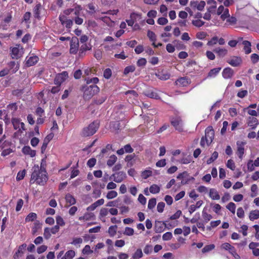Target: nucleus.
<instances>
[{
  "instance_id": "60",
  "label": "nucleus",
  "mask_w": 259,
  "mask_h": 259,
  "mask_svg": "<svg viewBox=\"0 0 259 259\" xmlns=\"http://www.w3.org/2000/svg\"><path fill=\"white\" fill-rule=\"evenodd\" d=\"M31 14L29 12H26L23 15V20L26 23H29V21L31 17Z\"/></svg>"
},
{
  "instance_id": "33",
  "label": "nucleus",
  "mask_w": 259,
  "mask_h": 259,
  "mask_svg": "<svg viewBox=\"0 0 259 259\" xmlns=\"http://www.w3.org/2000/svg\"><path fill=\"white\" fill-rule=\"evenodd\" d=\"M143 256V252L141 249H138L133 254V259H139Z\"/></svg>"
},
{
  "instance_id": "14",
  "label": "nucleus",
  "mask_w": 259,
  "mask_h": 259,
  "mask_svg": "<svg viewBox=\"0 0 259 259\" xmlns=\"http://www.w3.org/2000/svg\"><path fill=\"white\" fill-rule=\"evenodd\" d=\"M234 72L233 70L230 68H225L222 72L223 77L225 79L230 78L234 75Z\"/></svg>"
},
{
  "instance_id": "29",
  "label": "nucleus",
  "mask_w": 259,
  "mask_h": 259,
  "mask_svg": "<svg viewBox=\"0 0 259 259\" xmlns=\"http://www.w3.org/2000/svg\"><path fill=\"white\" fill-rule=\"evenodd\" d=\"M37 218V214L34 212L29 213L25 219L26 222H32Z\"/></svg>"
},
{
  "instance_id": "26",
  "label": "nucleus",
  "mask_w": 259,
  "mask_h": 259,
  "mask_svg": "<svg viewBox=\"0 0 259 259\" xmlns=\"http://www.w3.org/2000/svg\"><path fill=\"white\" fill-rule=\"evenodd\" d=\"M221 67L214 68L211 69L208 73V77H215L219 72L221 71Z\"/></svg>"
},
{
  "instance_id": "21",
  "label": "nucleus",
  "mask_w": 259,
  "mask_h": 259,
  "mask_svg": "<svg viewBox=\"0 0 259 259\" xmlns=\"http://www.w3.org/2000/svg\"><path fill=\"white\" fill-rule=\"evenodd\" d=\"M65 200L67 203H69V206L73 205L76 203V199L73 196L69 193H68L65 196Z\"/></svg>"
},
{
  "instance_id": "23",
  "label": "nucleus",
  "mask_w": 259,
  "mask_h": 259,
  "mask_svg": "<svg viewBox=\"0 0 259 259\" xmlns=\"http://www.w3.org/2000/svg\"><path fill=\"white\" fill-rule=\"evenodd\" d=\"M92 47L90 45H88L84 44L81 46L79 50V54L80 56H82L84 54V52L88 50H90Z\"/></svg>"
},
{
  "instance_id": "4",
  "label": "nucleus",
  "mask_w": 259,
  "mask_h": 259,
  "mask_svg": "<svg viewBox=\"0 0 259 259\" xmlns=\"http://www.w3.org/2000/svg\"><path fill=\"white\" fill-rule=\"evenodd\" d=\"M170 123L179 132L183 131V121L180 117H172L170 119Z\"/></svg>"
},
{
  "instance_id": "46",
  "label": "nucleus",
  "mask_w": 259,
  "mask_h": 259,
  "mask_svg": "<svg viewBox=\"0 0 259 259\" xmlns=\"http://www.w3.org/2000/svg\"><path fill=\"white\" fill-rule=\"evenodd\" d=\"M227 208L231 212L235 213L236 205L233 202H230L227 206Z\"/></svg>"
},
{
  "instance_id": "17",
  "label": "nucleus",
  "mask_w": 259,
  "mask_h": 259,
  "mask_svg": "<svg viewBox=\"0 0 259 259\" xmlns=\"http://www.w3.org/2000/svg\"><path fill=\"white\" fill-rule=\"evenodd\" d=\"M164 226L163 222L156 221L154 226L155 231L156 233H160L164 231L163 227Z\"/></svg>"
},
{
  "instance_id": "15",
  "label": "nucleus",
  "mask_w": 259,
  "mask_h": 259,
  "mask_svg": "<svg viewBox=\"0 0 259 259\" xmlns=\"http://www.w3.org/2000/svg\"><path fill=\"white\" fill-rule=\"evenodd\" d=\"M110 129L111 131L115 132L116 133H118V131L121 129V125L119 121H115L111 122L110 123Z\"/></svg>"
},
{
  "instance_id": "8",
  "label": "nucleus",
  "mask_w": 259,
  "mask_h": 259,
  "mask_svg": "<svg viewBox=\"0 0 259 259\" xmlns=\"http://www.w3.org/2000/svg\"><path fill=\"white\" fill-rule=\"evenodd\" d=\"M68 77V73L64 71L61 73H59L55 78L54 83L56 85L60 87L61 83L65 81L66 78Z\"/></svg>"
},
{
  "instance_id": "58",
  "label": "nucleus",
  "mask_w": 259,
  "mask_h": 259,
  "mask_svg": "<svg viewBox=\"0 0 259 259\" xmlns=\"http://www.w3.org/2000/svg\"><path fill=\"white\" fill-rule=\"evenodd\" d=\"M165 207V203L163 202H159L157 206V209L159 212H162Z\"/></svg>"
},
{
  "instance_id": "63",
  "label": "nucleus",
  "mask_w": 259,
  "mask_h": 259,
  "mask_svg": "<svg viewBox=\"0 0 259 259\" xmlns=\"http://www.w3.org/2000/svg\"><path fill=\"white\" fill-rule=\"evenodd\" d=\"M96 161L97 160H96V158H92L90 159L88 161V162H87V165L89 167H93L96 164Z\"/></svg>"
},
{
  "instance_id": "2",
  "label": "nucleus",
  "mask_w": 259,
  "mask_h": 259,
  "mask_svg": "<svg viewBox=\"0 0 259 259\" xmlns=\"http://www.w3.org/2000/svg\"><path fill=\"white\" fill-rule=\"evenodd\" d=\"M48 180L47 172L39 170V167L37 165L34 167L33 171L31 176L30 183L31 184L36 182L37 184L44 186Z\"/></svg>"
},
{
  "instance_id": "1",
  "label": "nucleus",
  "mask_w": 259,
  "mask_h": 259,
  "mask_svg": "<svg viewBox=\"0 0 259 259\" xmlns=\"http://www.w3.org/2000/svg\"><path fill=\"white\" fill-rule=\"evenodd\" d=\"M86 83L80 87V91L83 93L85 100H90L100 92V88L96 85L99 81L98 77H87L85 78Z\"/></svg>"
},
{
  "instance_id": "10",
  "label": "nucleus",
  "mask_w": 259,
  "mask_h": 259,
  "mask_svg": "<svg viewBox=\"0 0 259 259\" xmlns=\"http://www.w3.org/2000/svg\"><path fill=\"white\" fill-rule=\"evenodd\" d=\"M143 93L145 96L149 98L155 99H160V97L158 94L156 93L155 89H149L148 90L144 91Z\"/></svg>"
},
{
  "instance_id": "5",
  "label": "nucleus",
  "mask_w": 259,
  "mask_h": 259,
  "mask_svg": "<svg viewBox=\"0 0 259 259\" xmlns=\"http://www.w3.org/2000/svg\"><path fill=\"white\" fill-rule=\"evenodd\" d=\"M214 132L212 126H209L205 130V138L206 143L208 145L211 144L214 139Z\"/></svg>"
},
{
  "instance_id": "51",
  "label": "nucleus",
  "mask_w": 259,
  "mask_h": 259,
  "mask_svg": "<svg viewBox=\"0 0 259 259\" xmlns=\"http://www.w3.org/2000/svg\"><path fill=\"white\" fill-rule=\"evenodd\" d=\"M227 167L230 168L231 170H234L235 168V163L233 160L232 159H229L228 160L226 164Z\"/></svg>"
},
{
  "instance_id": "25",
  "label": "nucleus",
  "mask_w": 259,
  "mask_h": 259,
  "mask_svg": "<svg viewBox=\"0 0 259 259\" xmlns=\"http://www.w3.org/2000/svg\"><path fill=\"white\" fill-rule=\"evenodd\" d=\"M242 44L244 45V50L245 52V54H248L251 53V43L250 41L248 40H244L242 42Z\"/></svg>"
},
{
  "instance_id": "49",
  "label": "nucleus",
  "mask_w": 259,
  "mask_h": 259,
  "mask_svg": "<svg viewBox=\"0 0 259 259\" xmlns=\"http://www.w3.org/2000/svg\"><path fill=\"white\" fill-rule=\"evenodd\" d=\"M112 75V71L110 68H106L104 71V77L106 79L110 78Z\"/></svg>"
},
{
  "instance_id": "30",
  "label": "nucleus",
  "mask_w": 259,
  "mask_h": 259,
  "mask_svg": "<svg viewBox=\"0 0 259 259\" xmlns=\"http://www.w3.org/2000/svg\"><path fill=\"white\" fill-rule=\"evenodd\" d=\"M75 255V251L73 250H70L66 252L64 256L62 257V259H72Z\"/></svg>"
},
{
  "instance_id": "32",
  "label": "nucleus",
  "mask_w": 259,
  "mask_h": 259,
  "mask_svg": "<svg viewBox=\"0 0 259 259\" xmlns=\"http://www.w3.org/2000/svg\"><path fill=\"white\" fill-rule=\"evenodd\" d=\"M117 157L115 155H112L107 160V164L109 166H112L116 161Z\"/></svg>"
},
{
  "instance_id": "57",
  "label": "nucleus",
  "mask_w": 259,
  "mask_h": 259,
  "mask_svg": "<svg viewBox=\"0 0 259 259\" xmlns=\"http://www.w3.org/2000/svg\"><path fill=\"white\" fill-rule=\"evenodd\" d=\"M257 186L256 184H253L251 187V191L253 194H251V197H254L256 196L257 195Z\"/></svg>"
},
{
  "instance_id": "22",
  "label": "nucleus",
  "mask_w": 259,
  "mask_h": 259,
  "mask_svg": "<svg viewBox=\"0 0 259 259\" xmlns=\"http://www.w3.org/2000/svg\"><path fill=\"white\" fill-rule=\"evenodd\" d=\"M209 196L213 200H219L220 198V195L218 191L214 189H210L209 190Z\"/></svg>"
},
{
  "instance_id": "64",
  "label": "nucleus",
  "mask_w": 259,
  "mask_h": 259,
  "mask_svg": "<svg viewBox=\"0 0 259 259\" xmlns=\"http://www.w3.org/2000/svg\"><path fill=\"white\" fill-rule=\"evenodd\" d=\"M168 20L164 17H160L157 20V23L159 25H164L167 23Z\"/></svg>"
},
{
  "instance_id": "40",
  "label": "nucleus",
  "mask_w": 259,
  "mask_h": 259,
  "mask_svg": "<svg viewBox=\"0 0 259 259\" xmlns=\"http://www.w3.org/2000/svg\"><path fill=\"white\" fill-rule=\"evenodd\" d=\"M156 76L161 80H167L170 77V75L169 74L162 73H158V74H156Z\"/></svg>"
},
{
  "instance_id": "48",
  "label": "nucleus",
  "mask_w": 259,
  "mask_h": 259,
  "mask_svg": "<svg viewBox=\"0 0 259 259\" xmlns=\"http://www.w3.org/2000/svg\"><path fill=\"white\" fill-rule=\"evenodd\" d=\"M134 233V230L133 228L130 227H126L125 228V231L123 233L124 235L127 236H132Z\"/></svg>"
},
{
  "instance_id": "56",
  "label": "nucleus",
  "mask_w": 259,
  "mask_h": 259,
  "mask_svg": "<svg viewBox=\"0 0 259 259\" xmlns=\"http://www.w3.org/2000/svg\"><path fill=\"white\" fill-rule=\"evenodd\" d=\"M56 223L57 224V225H58L59 226H63L65 225L64 221L60 216H57L56 217Z\"/></svg>"
},
{
  "instance_id": "54",
  "label": "nucleus",
  "mask_w": 259,
  "mask_h": 259,
  "mask_svg": "<svg viewBox=\"0 0 259 259\" xmlns=\"http://www.w3.org/2000/svg\"><path fill=\"white\" fill-rule=\"evenodd\" d=\"M251 61L253 64L256 63L259 61V56L256 54H252L250 57Z\"/></svg>"
},
{
  "instance_id": "6",
  "label": "nucleus",
  "mask_w": 259,
  "mask_h": 259,
  "mask_svg": "<svg viewBox=\"0 0 259 259\" xmlns=\"http://www.w3.org/2000/svg\"><path fill=\"white\" fill-rule=\"evenodd\" d=\"M126 174L124 171H119L112 174L110 177V180H113L116 183L121 182L125 178Z\"/></svg>"
},
{
  "instance_id": "7",
  "label": "nucleus",
  "mask_w": 259,
  "mask_h": 259,
  "mask_svg": "<svg viewBox=\"0 0 259 259\" xmlns=\"http://www.w3.org/2000/svg\"><path fill=\"white\" fill-rule=\"evenodd\" d=\"M70 53L75 54L78 50L79 41L77 37L74 36L72 37L70 43Z\"/></svg>"
},
{
  "instance_id": "18",
  "label": "nucleus",
  "mask_w": 259,
  "mask_h": 259,
  "mask_svg": "<svg viewBox=\"0 0 259 259\" xmlns=\"http://www.w3.org/2000/svg\"><path fill=\"white\" fill-rule=\"evenodd\" d=\"M213 51L217 53L220 57H224L228 53L227 49L220 47L214 49Z\"/></svg>"
},
{
  "instance_id": "38",
  "label": "nucleus",
  "mask_w": 259,
  "mask_h": 259,
  "mask_svg": "<svg viewBox=\"0 0 259 259\" xmlns=\"http://www.w3.org/2000/svg\"><path fill=\"white\" fill-rule=\"evenodd\" d=\"M218 153L216 151L213 152L212 156L206 161L207 164H209L214 161L218 157Z\"/></svg>"
},
{
  "instance_id": "12",
  "label": "nucleus",
  "mask_w": 259,
  "mask_h": 259,
  "mask_svg": "<svg viewBox=\"0 0 259 259\" xmlns=\"http://www.w3.org/2000/svg\"><path fill=\"white\" fill-rule=\"evenodd\" d=\"M247 125L251 127L252 130H254L256 126L258 124L259 122L258 119L253 116H249L247 119Z\"/></svg>"
},
{
  "instance_id": "45",
  "label": "nucleus",
  "mask_w": 259,
  "mask_h": 259,
  "mask_svg": "<svg viewBox=\"0 0 259 259\" xmlns=\"http://www.w3.org/2000/svg\"><path fill=\"white\" fill-rule=\"evenodd\" d=\"M215 246L214 244H210L206 245L204 248L202 249V252L203 253L207 252L211 250H212L214 248Z\"/></svg>"
},
{
  "instance_id": "61",
  "label": "nucleus",
  "mask_w": 259,
  "mask_h": 259,
  "mask_svg": "<svg viewBox=\"0 0 259 259\" xmlns=\"http://www.w3.org/2000/svg\"><path fill=\"white\" fill-rule=\"evenodd\" d=\"M230 17V14L229 13L228 9H225L223 11V14H222L221 16V18L222 20H224L227 18Z\"/></svg>"
},
{
  "instance_id": "55",
  "label": "nucleus",
  "mask_w": 259,
  "mask_h": 259,
  "mask_svg": "<svg viewBox=\"0 0 259 259\" xmlns=\"http://www.w3.org/2000/svg\"><path fill=\"white\" fill-rule=\"evenodd\" d=\"M106 99V96L100 97L99 98L97 99L96 100H95V103L97 105H100L102 104L103 102H104Z\"/></svg>"
},
{
  "instance_id": "37",
  "label": "nucleus",
  "mask_w": 259,
  "mask_h": 259,
  "mask_svg": "<svg viewBox=\"0 0 259 259\" xmlns=\"http://www.w3.org/2000/svg\"><path fill=\"white\" fill-rule=\"evenodd\" d=\"M135 66L134 65H130L126 67L123 71V73L125 75L128 74L130 72H133L135 70Z\"/></svg>"
},
{
  "instance_id": "24",
  "label": "nucleus",
  "mask_w": 259,
  "mask_h": 259,
  "mask_svg": "<svg viewBox=\"0 0 259 259\" xmlns=\"http://www.w3.org/2000/svg\"><path fill=\"white\" fill-rule=\"evenodd\" d=\"M203 204L202 200H199L196 202V205H191L189 208V211L190 214L194 212L197 208H199Z\"/></svg>"
},
{
  "instance_id": "43",
  "label": "nucleus",
  "mask_w": 259,
  "mask_h": 259,
  "mask_svg": "<svg viewBox=\"0 0 259 259\" xmlns=\"http://www.w3.org/2000/svg\"><path fill=\"white\" fill-rule=\"evenodd\" d=\"M19 49L17 48H13L12 50V55L13 58L17 59L19 57Z\"/></svg>"
},
{
  "instance_id": "28",
  "label": "nucleus",
  "mask_w": 259,
  "mask_h": 259,
  "mask_svg": "<svg viewBox=\"0 0 259 259\" xmlns=\"http://www.w3.org/2000/svg\"><path fill=\"white\" fill-rule=\"evenodd\" d=\"M249 218L251 221H253L254 220L258 219L259 210L256 209L251 211L249 213Z\"/></svg>"
},
{
  "instance_id": "16",
  "label": "nucleus",
  "mask_w": 259,
  "mask_h": 259,
  "mask_svg": "<svg viewBox=\"0 0 259 259\" xmlns=\"http://www.w3.org/2000/svg\"><path fill=\"white\" fill-rule=\"evenodd\" d=\"M22 152L26 155H29L31 157H33L36 155V151L32 150L28 146H25L22 148Z\"/></svg>"
},
{
  "instance_id": "35",
  "label": "nucleus",
  "mask_w": 259,
  "mask_h": 259,
  "mask_svg": "<svg viewBox=\"0 0 259 259\" xmlns=\"http://www.w3.org/2000/svg\"><path fill=\"white\" fill-rule=\"evenodd\" d=\"M117 226L116 225L111 226L109 228L108 233L110 237H113L116 233V229Z\"/></svg>"
},
{
  "instance_id": "52",
  "label": "nucleus",
  "mask_w": 259,
  "mask_h": 259,
  "mask_svg": "<svg viewBox=\"0 0 259 259\" xmlns=\"http://www.w3.org/2000/svg\"><path fill=\"white\" fill-rule=\"evenodd\" d=\"M192 23L194 26L198 27H200L204 25V22L199 19V20H193Z\"/></svg>"
},
{
  "instance_id": "41",
  "label": "nucleus",
  "mask_w": 259,
  "mask_h": 259,
  "mask_svg": "<svg viewBox=\"0 0 259 259\" xmlns=\"http://www.w3.org/2000/svg\"><path fill=\"white\" fill-rule=\"evenodd\" d=\"M156 204V199L154 198H151L149 200L148 204V208L149 209H152L155 207Z\"/></svg>"
},
{
  "instance_id": "62",
  "label": "nucleus",
  "mask_w": 259,
  "mask_h": 259,
  "mask_svg": "<svg viewBox=\"0 0 259 259\" xmlns=\"http://www.w3.org/2000/svg\"><path fill=\"white\" fill-rule=\"evenodd\" d=\"M147 61L146 59L142 58L139 59L137 61V65L139 67L145 66L146 64Z\"/></svg>"
},
{
  "instance_id": "36",
  "label": "nucleus",
  "mask_w": 259,
  "mask_h": 259,
  "mask_svg": "<svg viewBox=\"0 0 259 259\" xmlns=\"http://www.w3.org/2000/svg\"><path fill=\"white\" fill-rule=\"evenodd\" d=\"M46 157L42 158L41 159V163H40V168H39V170H40V171L47 172L46 167L47 165L46 163Z\"/></svg>"
},
{
  "instance_id": "47",
  "label": "nucleus",
  "mask_w": 259,
  "mask_h": 259,
  "mask_svg": "<svg viewBox=\"0 0 259 259\" xmlns=\"http://www.w3.org/2000/svg\"><path fill=\"white\" fill-rule=\"evenodd\" d=\"M12 122L14 128L15 130H17L19 128V125L20 124V121L17 118H12Z\"/></svg>"
},
{
  "instance_id": "13",
  "label": "nucleus",
  "mask_w": 259,
  "mask_h": 259,
  "mask_svg": "<svg viewBox=\"0 0 259 259\" xmlns=\"http://www.w3.org/2000/svg\"><path fill=\"white\" fill-rule=\"evenodd\" d=\"M227 62L232 66L237 67L241 63L242 60L240 57L234 56L231 59L228 60Z\"/></svg>"
},
{
  "instance_id": "20",
  "label": "nucleus",
  "mask_w": 259,
  "mask_h": 259,
  "mask_svg": "<svg viewBox=\"0 0 259 259\" xmlns=\"http://www.w3.org/2000/svg\"><path fill=\"white\" fill-rule=\"evenodd\" d=\"M176 84L178 85L186 87L189 84V79L186 77H181L177 80Z\"/></svg>"
},
{
  "instance_id": "31",
  "label": "nucleus",
  "mask_w": 259,
  "mask_h": 259,
  "mask_svg": "<svg viewBox=\"0 0 259 259\" xmlns=\"http://www.w3.org/2000/svg\"><path fill=\"white\" fill-rule=\"evenodd\" d=\"M202 217L204 219V223H207L212 218V215L210 214L207 213L205 210L204 208L202 211Z\"/></svg>"
},
{
  "instance_id": "39",
  "label": "nucleus",
  "mask_w": 259,
  "mask_h": 259,
  "mask_svg": "<svg viewBox=\"0 0 259 259\" xmlns=\"http://www.w3.org/2000/svg\"><path fill=\"white\" fill-rule=\"evenodd\" d=\"M216 7L217 6L215 5L210 7L208 9V12L204 14V15L203 16V18L205 20H209L211 19V15H210L211 9H215L216 8Z\"/></svg>"
},
{
  "instance_id": "44",
  "label": "nucleus",
  "mask_w": 259,
  "mask_h": 259,
  "mask_svg": "<svg viewBox=\"0 0 259 259\" xmlns=\"http://www.w3.org/2000/svg\"><path fill=\"white\" fill-rule=\"evenodd\" d=\"M117 196V193L115 191H109L107 194V198L108 199H112L116 197Z\"/></svg>"
},
{
  "instance_id": "11",
  "label": "nucleus",
  "mask_w": 259,
  "mask_h": 259,
  "mask_svg": "<svg viewBox=\"0 0 259 259\" xmlns=\"http://www.w3.org/2000/svg\"><path fill=\"white\" fill-rule=\"evenodd\" d=\"M38 60V57L36 56L27 57L25 59V65L26 67L34 65L37 63Z\"/></svg>"
},
{
  "instance_id": "34",
  "label": "nucleus",
  "mask_w": 259,
  "mask_h": 259,
  "mask_svg": "<svg viewBox=\"0 0 259 259\" xmlns=\"http://www.w3.org/2000/svg\"><path fill=\"white\" fill-rule=\"evenodd\" d=\"M149 191L152 194H157L160 191V187L156 185L153 184L150 187Z\"/></svg>"
},
{
  "instance_id": "53",
  "label": "nucleus",
  "mask_w": 259,
  "mask_h": 259,
  "mask_svg": "<svg viewBox=\"0 0 259 259\" xmlns=\"http://www.w3.org/2000/svg\"><path fill=\"white\" fill-rule=\"evenodd\" d=\"M25 173H26V171L25 169H24L22 171H19L18 173L17 174V176L16 177L17 180L20 181V180H22L25 175Z\"/></svg>"
},
{
  "instance_id": "27",
  "label": "nucleus",
  "mask_w": 259,
  "mask_h": 259,
  "mask_svg": "<svg viewBox=\"0 0 259 259\" xmlns=\"http://www.w3.org/2000/svg\"><path fill=\"white\" fill-rule=\"evenodd\" d=\"M41 8L40 4H37L35 5L33 9L34 16L35 18L39 19L40 18V9Z\"/></svg>"
},
{
  "instance_id": "3",
  "label": "nucleus",
  "mask_w": 259,
  "mask_h": 259,
  "mask_svg": "<svg viewBox=\"0 0 259 259\" xmlns=\"http://www.w3.org/2000/svg\"><path fill=\"white\" fill-rule=\"evenodd\" d=\"M99 127V123L97 121H94L88 126L84 127L81 132L83 137H89L93 135Z\"/></svg>"
},
{
  "instance_id": "59",
  "label": "nucleus",
  "mask_w": 259,
  "mask_h": 259,
  "mask_svg": "<svg viewBox=\"0 0 259 259\" xmlns=\"http://www.w3.org/2000/svg\"><path fill=\"white\" fill-rule=\"evenodd\" d=\"M50 229L49 228H46L44 230V236L45 239H48L50 238L51 234Z\"/></svg>"
},
{
  "instance_id": "19",
  "label": "nucleus",
  "mask_w": 259,
  "mask_h": 259,
  "mask_svg": "<svg viewBox=\"0 0 259 259\" xmlns=\"http://www.w3.org/2000/svg\"><path fill=\"white\" fill-rule=\"evenodd\" d=\"M8 66L10 67L9 69L11 70L12 73L16 72L19 68V64H17L15 61H11L9 62Z\"/></svg>"
},
{
  "instance_id": "9",
  "label": "nucleus",
  "mask_w": 259,
  "mask_h": 259,
  "mask_svg": "<svg viewBox=\"0 0 259 259\" xmlns=\"http://www.w3.org/2000/svg\"><path fill=\"white\" fill-rule=\"evenodd\" d=\"M245 144L246 143L245 142L242 141H237L236 143L237 146V154L239 158L241 159H242L243 155L244 153V146L245 145Z\"/></svg>"
},
{
  "instance_id": "50",
  "label": "nucleus",
  "mask_w": 259,
  "mask_h": 259,
  "mask_svg": "<svg viewBox=\"0 0 259 259\" xmlns=\"http://www.w3.org/2000/svg\"><path fill=\"white\" fill-rule=\"evenodd\" d=\"M172 235L170 232H167L164 233L162 236V239L164 241H168L172 238Z\"/></svg>"
},
{
  "instance_id": "42",
  "label": "nucleus",
  "mask_w": 259,
  "mask_h": 259,
  "mask_svg": "<svg viewBox=\"0 0 259 259\" xmlns=\"http://www.w3.org/2000/svg\"><path fill=\"white\" fill-rule=\"evenodd\" d=\"M147 36L151 41L153 42H155L156 41V36L155 34L153 31L148 30L147 32Z\"/></svg>"
}]
</instances>
